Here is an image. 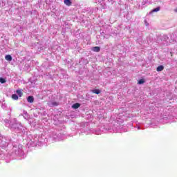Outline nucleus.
Returning a JSON list of instances; mask_svg holds the SVG:
<instances>
[{
  "instance_id": "1",
  "label": "nucleus",
  "mask_w": 177,
  "mask_h": 177,
  "mask_svg": "<svg viewBox=\"0 0 177 177\" xmlns=\"http://www.w3.org/2000/svg\"><path fill=\"white\" fill-rule=\"evenodd\" d=\"M4 122H6V127H8V128H10L11 131L16 132V133H20L21 136L27 133V128L23 127L21 123L17 121V120L15 118L11 120L10 121H9L8 119H6Z\"/></svg>"
},
{
  "instance_id": "2",
  "label": "nucleus",
  "mask_w": 177,
  "mask_h": 177,
  "mask_svg": "<svg viewBox=\"0 0 177 177\" xmlns=\"http://www.w3.org/2000/svg\"><path fill=\"white\" fill-rule=\"evenodd\" d=\"M151 3H153V1L151 0H143L142 1H137L136 7L137 9H143V8H145L147 5H150Z\"/></svg>"
},
{
  "instance_id": "3",
  "label": "nucleus",
  "mask_w": 177,
  "mask_h": 177,
  "mask_svg": "<svg viewBox=\"0 0 177 177\" xmlns=\"http://www.w3.org/2000/svg\"><path fill=\"white\" fill-rule=\"evenodd\" d=\"M9 143H10L9 137H2V135L0 133V146L1 147H6Z\"/></svg>"
},
{
  "instance_id": "4",
  "label": "nucleus",
  "mask_w": 177,
  "mask_h": 177,
  "mask_svg": "<svg viewBox=\"0 0 177 177\" xmlns=\"http://www.w3.org/2000/svg\"><path fill=\"white\" fill-rule=\"evenodd\" d=\"M15 154L19 156V157H21L22 158L26 157V153H24V151L23 150V146H19L17 150H15Z\"/></svg>"
},
{
  "instance_id": "5",
  "label": "nucleus",
  "mask_w": 177,
  "mask_h": 177,
  "mask_svg": "<svg viewBox=\"0 0 177 177\" xmlns=\"http://www.w3.org/2000/svg\"><path fill=\"white\" fill-rule=\"evenodd\" d=\"M48 105L49 107H55L56 106H59V102L55 101H49L48 102Z\"/></svg>"
},
{
  "instance_id": "6",
  "label": "nucleus",
  "mask_w": 177,
  "mask_h": 177,
  "mask_svg": "<svg viewBox=\"0 0 177 177\" xmlns=\"http://www.w3.org/2000/svg\"><path fill=\"white\" fill-rule=\"evenodd\" d=\"M56 138L59 140H62L63 138H64V135L62 134V131H57V133H56Z\"/></svg>"
},
{
  "instance_id": "7",
  "label": "nucleus",
  "mask_w": 177,
  "mask_h": 177,
  "mask_svg": "<svg viewBox=\"0 0 177 177\" xmlns=\"http://www.w3.org/2000/svg\"><path fill=\"white\" fill-rule=\"evenodd\" d=\"M27 100L28 103H34V97L32 95H30L27 97Z\"/></svg>"
},
{
  "instance_id": "8",
  "label": "nucleus",
  "mask_w": 177,
  "mask_h": 177,
  "mask_svg": "<svg viewBox=\"0 0 177 177\" xmlns=\"http://www.w3.org/2000/svg\"><path fill=\"white\" fill-rule=\"evenodd\" d=\"M80 107H81V104H80V103H75V104H73V105H72V109H80Z\"/></svg>"
},
{
  "instance_id": "9",
  "label": "nucleus",
  "mask_w": 177,
  "mask_h": 177,
  "mask_svg": "<svg viewBox=\"0 0 177 177\" xmlns=\"http://www.w3.org/2000/svg\"><path fill=\"white\" fill-rule=\"evenodd\" d=\"M161 10V7L158 6L156 8H153L151 11V13H154V12H160V10Z\"/></svg>"
},
{
  "instance_id": "10",
  "label": "nucleus",
  "mask_w": 177,
  "mask_h": 177,
  "mask_svg": "<svg viewBox=\"0 0 177 177\" xmlns=\"http://www.w3.org/2000/svg\"><path fill=\"white\" fill-rule=\"evenodd\" d=\"M91 50H93V52H100V47L99 46L93 47Z\"/></svg>"
},
{
  "instance_id": "11",
  "label": "nucleus",
  "mask_w": 177,
  "mask_h": 177,
  "mask_svg": "<svg viewBox=\"0 0 177 177\" xmlns=\"http://www.w3.org/2000/svg\"><path fill=\"white\" fill-rule=\"evenodd\" d=\"M5 59L6 60H7L8 62H12V55H7L5 56Z\"/></svg>"
},
{
  "instance_id": "12",
  "label": "nucleus",
  "mask_w": 177,
  "mask_h": 177,
  "mask_svg": "<svg viewBox=\"0 0 177 177\" xmlns=\"http://www.w3.org/2000/svg\"><path fill=\"white\" fill-rule=\"evenodd\" d=\"M162 70H164V66H162V65H160V66H158L157 68H156V71H157L158 72L162 71Z\"/></svg>"
},
{
  "instance_id": "13",
  "label": "nucleus",
  "mask_w": 177,
  "mask_h": 177,
  "mask_svg": "<svg viewBox=\"0 0 177 177\" xmlns=\"http://www.w3.org/2000/svg\"><path fill=\"white\" fill-rule=\"evenodd\" d=\"M65 5L70 6L71 5V0H64Z\"/></svg>"
},
{
  "instance_id": "14",
  "label": "nucleus",
  "mask_w": 177,
  "mask_h": 177,
  "mask_svg": "<svg viewBox=\"0 0 177 177\" xmlns=\"http://www.w3.org/2000/svg\"><path fill=\"white\" fill-rule=\"evenodd\" d=\"M12 99H13V100H19V95H17V94H12Z\"/></svg>"
},
{
  "instance_id": "15",
  "label": "nucleus",
  "mask_w": 177,
  "mask_h": 177,
  "mask_svg": "<svg viewBox=\"0 0 177 177\" xmlns=\"http://www.w3.org/2000/svg\"><path fill=\"white\" fill-rule=\"evenodd\" d=\"M16 93L17 95L19 96V97H21V96H23V93L21 92V90H17Z\"/></svg>"
},
{
  "instance_id": "16",
  "label": "nucleus",
  "mask_w": 177,
  "mask_h": 177,
  "mask_svg": "<svg viewBox=\"0 0 177 177\" xmlns=\"http://www.w3.org/2000/svg\"><path fill=\"white\" fill-rule=\"evenodd\" d=\"M91 92H93V93H95L96 95H99V93H100V90L93 89V90L91 91Z\"/></svg>"
},
{
  "instance_id": "17",
  "label": "nucleus",
  "mask_w": 177,
  "mask_h": 177,
  "mask_svg": "<svg viewBox=\"0 0 177 177\" xmlns=\"http://www.w3.org/2000/svg\"><path fill=\"white\" fill-rule=\"evenodd\" d=\"M1 107L3 110H8V105L6 104V103H2Z\"/></svg>"
},
{
  "instance_id": "18",
  "label": "nucleus",
  "mask_w": 177,
  "mask_h": 177,
  "mask_svg": "<svg viewBox=\"0 0 177 177\" xmlns=\"http://www.w3.org/2000/svg\"><path fill=\"white\" fill-rule=\"evenodd\" d=\"M0 82L1 84H5V82H6V80L3 77H0Z\"/></svg>"
},
{
  "instance_id": "19",
  "label": "nucleus",
  "mask_w": 177,
  "mask_h": 177,
  "mask_svg": "<svg viewBox=\"0 0 177 177\" xmlns=\"http://www.w3.org/2000/svg\"><path fill=\"white\" fill-rule=\"evenodd\" d=\"M142 84H145V80L140 79V80L138 81V84H139V85H142Z\"/></svg>"
},
{
  "instance_id": "20",
  "label": "nucleus",
  "mask_w": 177,
  "mask_h": 177,
  "mask_svg": "<svg viewBox=\"0 0 177 177\" xmlns=\"http://www.w3.org/2000/svg\"><path fill=\"white\" fill-rule=\"evenodd\" d=\"M24 118L26 120L28 119L29 118V115H28V113H27L26 112L24 113Z\"/></svg>"
},
{
  "instance_id": "21",
  "label": "nucleus",
  "mask_w": 177,
  "mask_h": 177,
  "mask_svg": "<svg viewBox=\"0 0 177 177\" xmlns=\"http://www.w3.org/2000/svg\"><path fill=\"white\" fill-rule=\"evenodd\" d=\"M112 129H113V132H118V129L116 128L115 127H113Z\"/></svg>"
},
{
  "instance_id": "22",
  "label": "nucleus",
  "mask_w": 177,
  "mask_h": 177,
  "mask_svg": "<svg viewBox=\"0 0 177 177\" xmlns=\"http://www.w3.org/2000/svg\"><path fill=\"white\" fill-rule=\"evenodd\" d=\"M104 130H102L103 132H106V131H109V132H111V129H107V128H104Z\"/></svg>"
},
{
  "instance_id": "23",
  "label": "nucleus",
  "mask_w": 177,
  "mask_h": 177,
  "mask_svg": "<svg viewBox=\"0 0 177 177\" xmlns=\"http://www.w3.org/2000/svg\"><path fill=\"white\" fill-rule=\"evenodd\" d=\"M32 143L30 142L31 146H35V145H37V141H32Z\"/></svg>"
},
{
  "instance_id": "24",
  "label": "nucleus",
  "mask_w": 177,
  "mask_h": 177,
  "mask_svg": "<svg viewBox=\"0 0 177 177\" xmlns=\"http://www.w3.org/2000/svg\"><path fill=\"white\" fill-rule=\"evenodd\" d=\"M109 2H110L111 3V5H113V3H114V2H115V0H108Z\"/></svg>"
},
{
  "instance_id": "25",
  "label": "nucleus",
  "mask_w": 177,
  "mask_h": 177,
  "mask_svg": "<svg viewBox=\"0 0 177 177\" xmlns=\"http://www.w3.org/2000/svg\"><path fill=\"white\" fill-rule=\"evenodd\" d=\"M95 3H99V0H95Z\"/></svg>"
},
{
  "instance_id": "26",
  "label": "nucleus",
  "mask_w": 177,
  "mask_h": 177,
  "mask_svg": "<svg viewBox=\"0 0 177 177\" xmlns=\"http://www.w3.org/2000/svg\"><path fill=\"white\" fill-rule=\"evenodd\" d=\"M103 0H98V3H101L102 2Z\"/></svg>"
},
{
  "instance_id": "27",
  "label": "nucleus",
  "mask_w": 177,
  "mask_h": 177,
  "mask_svg": "<svg viewBox=\"0 0 177 177\" xmlns=\"http://www.w3.org/2000/svg\"><path fill=\"white\" fill-rule=\"evenodd\" d=\"M165 39H168V36L165 35Z\"/></svg>"
},
{
  "instance_id": "28",
  "label": "nucleus",
  "mask_w": 177,
  "mask_h": 177,
  "mask_svg": "<svg viewBox=\"0 0 177 177\" xmlns=\"http://www.w3.org/2000/svg\"><path fill=\"white\" fill-rule=\"evenodd\" d=\"M98 8H95L94 12H97Z\"/></svg>"
},
{
  "instance_id": "29",
  "label": "nucleus",
  "mask_w": 177,
  "mask_h": 177,
  "mask_svg": "<svg viewBox=\"0 0 177 177\" xmlns=\"http://www.w3.org/2000/svg\"><path fill=\"white\" fill-rule=\"evenodd\" d=\"M0 156H3V154H2V151H0Z\"/></svg>"
},
{
  "instance_id": "30",
  "label": "nucleus",
  "mask_w": 177,
  "mask_h": 177,
  "mask_svg": "<svg viewBox=\"0 0 177 177\" xmlns=\"http://www.w3.org/2000/svg\"><path fill=\"white\" fill-rule=\"evenodd\" d=\"M174 12H176V13H177V8L174 10Z\"/></svg>"
},
{
  "instance_id": "31",
  "label": "nucleus",
  "mask_w": 177,
  "mask_h": 177,
  "mask_svg": "<svg viewBox=\"0 0 177 177\" xmlns=\"http://www.w3.org/2000/svg\"><path fill=\"white\" fill-rule=\"evenodd\" d=\"M138 129H140V127H138Z\"/></svg>"
},
{
  "instance_id": "32",
  "label": "nucleus",
  "mask_w": 177,
  "mask_h": 177,
  "mask_svg": "<svg viewBox=\"0 0 177 177\" xmlns=\"http://www.w3.org/2000/svg\"><path fill=\"white\" fill-rule=\"evenodd\" d=\"M8 115H10V112H8Z\"/></svg>"
},
{
  "instance_id": "33",
  "label": "nucleus",
  "mask_w": 177,
  "mask_h": 177,
  "mask_svg": "<svg viewBox=\"0 0 177 177\" xmlns=\"http://www.w3.org/2000/svg\"><path fill=\"white\" fill-rule=\"evenodd\" d=\"M1 158H3V156H1Z\"/></svg>"
},
{
  "instance_id": "34",
  "label": "nucleus",
  "mask_w": 177,
  "mask_h": 177,
  "mask_svg": "<svg viewBox=\"0 0 177 177\" xmlns=\"http://www.w3.org/2000/svg\"><path fill=\"white\" fill-rule=\"evenodd\" d=\"M128 1H133V0H128Z\"/></svg>"
}]
</instances>
